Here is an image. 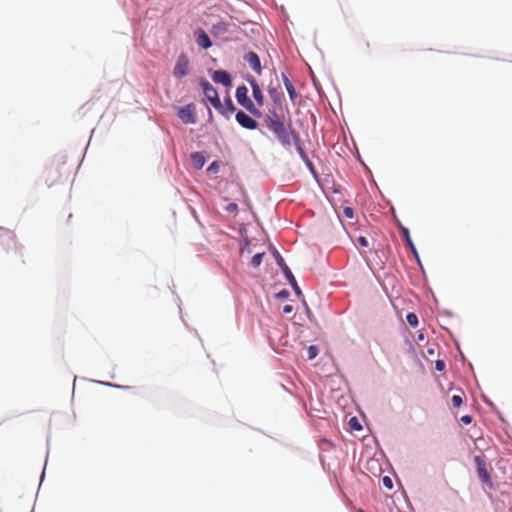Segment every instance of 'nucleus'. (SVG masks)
I'll list each match as a JSON object with an SVG mask.
<instances>
[{"mask_svg":"<svg viewBox=\"0 0 512 512\" xmlns=\"http://www.w3.org/2000/svg\"><path fill=\"white\" fill-rule=\"evenodd\" d=\"M264 123L265 126L277 137L279 142L285 147H290L292 139L298 138L295 131L291 130L290 127H286L284 120L273 121L269 119L264 120Z\"/></svg>","mask_w":512,"mask_h":512,"instance_id":"1","label":"nucleus"},{"mask_svg":"<svg viewBox=\"0 0 512 512\" xmlns=\"http://www.w3.org/2000/svg\"><path fill=\"white\" fill-rule=\"evenodd\" d=\"M70 170L66 168V163H52L46 169V182L49 186L59 182L63 176L69 177Z\"/></svg>","mask_w":512,"mask_h":512,"instance_id":"2","label":"nucleus"},{"mask_svg":"<svg viewBox=\"0 0 512 512\" xmlns=\"http://www.w3.org/2000/svg\"><path fill=\"white\" fill-rule=\"evenodd\" d=\"M237 102L250 112L255 117H261L262 112L255 106L252 100L248 97V89L245 85L238 86L236 89Z\"/></svg>","mask_w":512,"mask_h":512,"instance_id":"3","label":"nucleus"},{"mask_svg":"<svg viewBox=\"0 0 512 512\" xmlns=\"http://www.w3.org/2000/svg\"><path fill=\"white\" fill-rule=\"evenodd\" d=\"M200 86L202 87L203 93L211 105L215 109L220 110L222 108V103L218 96L217 90L205 79L200 81Z\"/></svg>","mask_w":512,"mask_h":512,"instance_id":"4","label":"nucleus"},{"mask_svg":"<svg viewBox=\"0 0 512 512\" xmlns=\"http://www.w3.org/2000/svg\"><path fill=\"white\" fill-rule=\"evenodd\" d=\"M178 117L185 124H194L196 123V115H195V106L194 104H188L184 107H181L178 110Z\"/></svg>","mask_w":512,"mask_h":512,"instance_id":"5","label":"nucleus"},{"mask_svg":"<svg viewBox=\"0 0 512 512\" xmlns=\"http://www.w3.org/2000/svg\"><path fill=\"white\" fill-rule=\"evenodd\" d=\"M189 73V60L186 55L182 54L174 66L173 75L177 78H182Z\"/></svg>","mask_w":512,"mask_h":512,"instance_id":"6","label":"nucleus"},{"mask_svg":"<svg viewBox=\"0 0 512 512\" xmlns=\"http://www.w3.org/2000/svg\"><path fill=\"white\" fill-rule=\"evenodd\" d=\"M277 263L281 267V269H282L286 279L289 281L290 285L293 287V289L296 292V294L300 295L301 294V290H300L299 286L297 285V282H296V279H295L294 275L292 274L291 270L289 269V267L284 262L283 258L281 256H279V255H278V258H277Z\"/></svg>","mask_w":512,"mask_h":512,"instance_id":"7","label":"nucleus"},{"mask_svg":"<svg viewBox=\"0 0 512 512\" xmlns=\"http://www.w3.org/2000/svg\"><path fill=\"white\" fill-rule=\"evenodd\" d=\"M235 118L243 128L254 130L258 126V123L243 111H238Z\"/></svg>","mask_w":512,"mask_h":512,"instance_id":"8","label":"nucleus"},{"mask_svg":"<svg viewBox=\"0 0 512 512\" xmlns=\"http://www.w3.org/2000/svg\"><path fill=\"white\" fill-rule=\"evenodd\" d=\"M196 43L202 49H209L212 46V42L208 36V34L201 28L195 30L194 32Z\"/></svg>","mask_w":512,"mask_h":512,"instance_id":"9","label":"nucleus"},{"mask_svg":"<svg viewBox=\"0 0 512 512\" xmlns=\"http://www.w3.org/2000/svg\"><path fill=\"white\" fill-rule=\"evenodd\" d=\"M211 77L215 83L222 84L225 87H229L232 84L231 76L225 70H216Z\"/></svg>","mask_w":512,"mask_h":512,"instance_id":"10","label":"nucleus"},{"mask_svg":"<svg viewBox=\"0 0 512 512\" xmlns=\"http://www.w3.org/2000/svg\"><path fill=\"white\" fill-rule=\"evenodd\" d=\"M474 460H475L476 467H477V473H478L480 479L485 483H489L490 475L487 471L485 461L480 456H476Z\"/></svg>","mask_w":512,"mask_h":512,"instance_id":"11","label":"nucleus"},{"mask_svg":"<svg viewBox=\"0 0 512 512\" xmlns=\"http://www.w3.org/2000/svg\"><path fill=\"white\" fill-rule=\"evenodd\" d=\"M245 61L249 64L254 72L261 74V62L258 55L255 52H249L244 57Z\"/></svg>","mask_w":512,"mask_h":512,"instance_id":"12","label":"nucleus"},{"mask_svg":"<svg viewBox=\"0 0 512 512\" xmlns=\"http://www.w3.org/2000/svg\"><path fill=\"white\" fill-rule=\"evenodd\" d=\"M248 81L251 85L252 94H253V97H254L256 103L259 106H263L264 105V95L262 93L260 86L258 85L257 81L253 77L250 78Z\"/></svg>","mask_w":512,"mask_h":512,"instance_id":"13","label":"nucleus"},{"mask_svg":"<svg viewBox=\"0 0 512 512\" xmlns=\"http://www.w3.org/2000/svg\"><path fill=\"white\" fill-rule=\"evenodd\" d=\"M282 80H283L285 88L288 92L290 100L292 101V103H296L298 94H297L292 82L289 80V78L285 74H282Z\"/></svg>","mask_w":512,"mask_h":512,"instance_id":"14","label":"nucleus"},{"mask_svg":"<svg viewBox=\"0 0 512 512\" xmlns=\"http://www.w3.org/2000/svg\"><path fill=\"white\" fill-rule=\"evenodd\" d=\"M205 162V156L202 152H194L191 154V163L196 170L202 169Z\"/></svg>","mask_w":512,"mask_h":512,"instance_id":"15","label":"nucleus"},{"mask_svg":"<svg viewBox=\"0 0 512 512\" xmlns=\"http://www.w3.org/2000/svg\"><path fill=\"white\" fill-rule=\"evenodd\" d=\"M229 24L223 21H220L212 26L211 33L214 36H221L228 31Z\"/></svg>","mask_w":512,"mask_h":512,"instance_id":"16","label":"nucleus"},{"mask_svg":"<svg viewBox=\"0 0 512 512\" xmlns=\"http://www.w3.org/2000/svg\"><path fill=\"white\" fill-rule=\"evenodd\" d=\"M400 231H401V235L405 239L407 245L409 246L411 251L416 255L417 254L416 248H415V246L413 244V241H412V239L410 237V233H409L408 228H406L404 226H400Z\"/></svg>","mask_w":512,"mask_h":512,"instance_id":"17","label":"nucleus"},{"mask_svg":"<svg viewBox=\"0 0 512 512\" xmlns=\"http://www.w3.org/2000/svg\"><path fill=\"white\" fill-rule=\"evenodd\" d=\"M236 110L232 100L228 97L225 99L224 105L222 104V108L218 110L220 113L225 115L226 117L229 116L230 113H233Z\"/></svg>","mask_w":512,"mask_h":512,"instance_id":"18","label":"nucleus"},{"mask_svg":"<svg viewBox=\"0 0 512 512\" xmlns=\"http://www.w3.org/2000/svg\"><path fill=\"white\" fill-rule=\"evenodd\" d=\"M265 253L264 252H257L251 259V265L254 267V268H257L261 265L262 263V260H263V257H264Z\"/></svg>","mask_w":512,"mask_h":512,"instance_id":"19","label":"nucleus"},{"mask_svg":"<svg viewBox=\"0 0 512 512\" xmlns=\"http://www.w3.org/2000/svg\"><path fill=\"white\" fill-rule=\"evenodd\" d=\"M406 320L409 323V325L416 327L418 325V317L415 313H408L406 316Z\"/></svg>","mask_w":512,"mask_h":512,"instance_id":"20","label":"nucleus"},{"mask_svg":"<svg viewBox=\"0 0 512 512\" xmlns=\"http://www.w3.org/2000/svg\"><path fill=\"white\" fill-rule=\"evenodd\" d=\"M318 347L315 346V345H311L308 347V350H307V353H308V358L310 360L314 359L317 355H318Z\"/></svg>","mask_w":512,"mask_h":512,"instance_id":"21","label":"nucleus"},{"mask_svg":"<svg viewBox=\"0 0 512 512\" xmlns=\"http://www.w3.org/2000/svg\"><path fill=\"white\" fill-rule=\"evenodd\" d=\"M451 402H452L453 407L458 408L462 405L463 399L460 395H453L451 398Z\"/></svg>","mask_w":512,"mask_h":512,"instance_id":"22","label":"nucleus"},{"mask_svg":"<svg viewBox=\"0 0 512 512\" xmlns=\"http://www.w3.org/2000/svg\"><path fill=\"white\" fill-rule=\"evenodd\" d=\"M269 119H271L273 121L282 120L281 117L275 111H269V113L264 118V120H269Z\"/></svg>","mask_w":512,"mask_h":512,"instance_id":"23","label":"nucleus"},{"mask_svg":"<svg viewBox=\"0 0 512 512\" xmlns=\"http://www.w3.org/2000/svg\"><path fill=\"white\" fill-rule=\"evenodd\" d=\"M249 246H250V241L246 238L245 239V244L240 249V254L241 255H243L244 253L250 254L252 251H251Z\"/></svg>","mask_w":512,"mask_h":512,"instance_id":"24","label":"nucleus"},{"mask_svg":"<svg viewBox=\"0 0 512 512\" xmlns=\"http://www.w3.org/2000/svg\"><path fill=\"white\" fill-rule=\"evenodd\" d=\"M343 214L345 217L352 219L354 217V211L351 207H344Z\"/></svg>","mask_w":512,"mask_h":512,"instance_id":"25","label":"nucleus"},{"mask_svg":"<svg viewBox=\"0 0 512 512\" xmlns=\"http://www.w3.org/2000/svg\"><path fill=\"white\" fill-rule=\"evenodd\" d=\"M219 167H220L219 163L217 161H214L207 168V172L216 173L218 171Z\"/></svg>","mask_w":512,"mask_h":512,"instance_id":"26","label":"nucleus"},{"mask_svg":"<svg viewBox=\"0 0 512 512\" xmlns=\"http://www.w3.org/2000/svg\"><path fill=\"white\" fill-rule=\"evenodd\" d=\"M300 151H302V150L300 149ZM301 156L304 159V161H305L306 165L308 166V168L310 169V171L313 174H315V171H314V168H313V165H312L311 161L307 158V156L303 152H301Z\"/></svg>","mask_w":512,"mask_h":512,"instance_id":"27","label":"nucleus"},{"mask_svg":"<svg viewBox=\"0 0 512 512\" xmlns=\"http://www.w3.org/2000/svg\"><path fill=\"white\" fill-rule=\"evenodd\" d=\"M349 424H350L351 428H353L355 430L361 429V425L359 424L358 420L355 417L350 419Z\"/></svg>","mask_w":512,"mask_h":512,"instance_id":"28","label":"nucleus"},{"mask_svg":"<svg viewBox=\"0 0 512 512\" xmlns=\"http://www.w3.org/2000/svg\"><path fill=\"white\" fill-rule=\"evenodd\" d=\"M269 93H270V96H271V98H272V100L274 102H279L280 101V95L277 93L276 90L270 89Z\"/></svg>","mask_w":512,"mask_h":512,"instance_id":"29","label":"nucleus"},{"mask_svg":"<svg viewBox=\"0 0 512 512\" xmlns=\"http://www.w3.org/2000/svg\"><path fill=\"white\" fill-rule=\"evenodd\" d=\"M357 241H358L359 245L362 246V247H368L369 246L368 239L365 236L358 237Z\"/></svg>","mask_w":512,"mask_h":512,"instance_id":"30","label":"nucleus"},{"mask_svg":"<svg viewBox=\"0 0 512 512\" xmlns=\"http://www.w3.org/2000/svg\"><path fill=\"white\" fill-rule=\"evenodd\" d=\"M383 484L388 489H392L393 487L392 480L388 476L383 477Z\"/></svg>","mask_w":512,"mask_h":512,"instance_id":"31","label":"nucleus"},{"mask_svg":"<svg viewBox=\"0 0 512 512\" xmlns=\"http://www.w3.org/2000/svg\"><path fill=\"white\" fill-rule=\"evenodd\" d=\"M461 421H462L464 424L468 425V424H470V423L472 422V416H470V415H464V416H462V417H461Z\"/></svg>","mask_w":512,"mask_h":512,"instance_id":"32","label":"nucleus"},{"mask_svg":"<svg viewBox=\"0 0 512 512\" xmlns=\"http://www.w3.org/2000/svg\"><path fill=\"white\" fill-rule=\"evenodd\" d=\"M292 311H293V306L292 305L287 304V305H285L283 307V313L284 314H290V313H292Z\"/></svg>","mask_w":512,"mask_h":512,"instance_id":"33","label":"nucleus"},{"mask_svg":"<svg viewBox=\"0 0 512 512\" xmlns=\"http://www.w3.org/2000/svg\"><path fill=\"white\" fill-rule=\"evenodd\" d=\"M226 210L228 212H235L237 210V205L235 203H230L228 204V206L226 207Z\"/></svg>","mask_w":512,"mask_h":512,"instance_id":"34","label":"nucleus"},{"mask_svg":"<svg viewBox=\"0 0 512 512\" xmlns=\"http://www.w3.org/2000/svg\"><path fill=\"white\" fill-rule=\"evenodd\" d=\"M288 295H289L288 291L283 290V291H281V292H279V293L277 294V297H278V298H281V299H284V298L288 297Z\"/></svg>","mask_w":512,"mask_h":512,"instance_id":"35","label":"nucleus"},{"mask_svg":"<svg viewBox=\"0 0 512 512\" xmlns=\"http://www.w3.org/2000/svg\"><path fill=\"white\" fill-rule=\"evenodd\" d=\"M444 367H445V364H444V362H443V361H437V362H436V369H437L438 371H442V370L444 369Z\"/></svg>","mask_w":512,"mask_h":512,"instance_id":"36","label":"nucleus"},{"mask_svg":"<svg viewBox=\"0 0 512 512\" xmlns=\"http://www.w3.org/2000/svg\"><path fill=\"white\" fill-rule=\"evenodd\" d=\"M11 241L13 242V244L16 246V240L14 239V237H11Z\"/></svg>","mask_w":512,"mask_h":512,"instance_id":"37","label":"nucleus"}]
</instances>
